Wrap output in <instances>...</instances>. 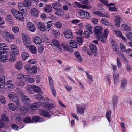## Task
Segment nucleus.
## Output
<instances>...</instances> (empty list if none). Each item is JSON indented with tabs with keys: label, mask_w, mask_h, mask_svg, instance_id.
Instances as JSON below:
<instances>
[{
	"label": "nucleus",
	"mask_w": 132,
	"mask_h": 132,
	"mask_svg": "<svg viewBox=\"0 0 132 132\" xmlns=\"http://www.w3.org/2000/svg\"><path fill=\"white\" fill-rule=\"evenodd\" d=\"M102 29L101 27L97 26L94 27V32L96 34L97 38L103 43L105 42V39L107 38L108 34V30H104V33L102 34Z\"/></svg>",
	"instance_id": "obj_1"
},
{
	"label": "nucleus",
	"mask_w": 132,
	"mask_h": 132,
	"mask_svg": "<svg viewBox=\"0 0 132 132\" xmlns=\"http://www.w3.org/2000/svg\"><path fill=\"white\" fill-rule=\"evenodd\" d=\"M52 21H50L46 22L47 25L41 22H39L37 24V26L38 28L43 31H49L51 29V27L52 25Z\"/></svg>",
	"instance_id": "obj_2"
},
{
	"label": "nucleus",
	"mask_w": 132,
	"mask_h": 132,
	"mask_svg": "<svg viewBox=\"0 0 132 132\" xmlns=\"http://www.w3.org/2000/svg\"><path fill=\"white\" fill-rule=\"evenodd\" d=\"M8 97L10 100L15 103L16 105L18 107L20 108L19 100L15 93L12 92L9 94L8 95Z\"/></svg>",
	"instance_id": "obj_3"
},
{
	"label": "nucleus",
	"mask_w": 132,
	"mask_h": 132,
	"mask_svg": "<svg viewBox=\"0 0 132 132\" xmlns=\"http://www.w3.org/2000/svg\"><path fill=\"white\" fill-rule=\"evenodd\" d=\"M11 12L16 18L20 20H23L24 18L23 15L20 12L17 11L14 9H12Z\"/></svg>",
	"instance_id": "obj_4"
},
{
	"label": "nucleus",
	"mask_w": 132,
	"mask_h": 132,
	"mask_svg": "<svg viewBox=\"0 0 132 132\" xmlns=\"http://www.w3.org/2000/svg\"><path fill=\"white\" fill-rule=\"evenodd\" d=\"M25 68L26 70L30 73H32L34 74L37 73V70L35 66H32L31 68V66L29 65L25 66Z\"/></svg>",
	"instance_id": "obj_5"
},
{
	"label": "nucleus",
	"mask_w": 132,
	"mask_h": 132,
	"mask_svg": "<svg viewBox=\"0 0 132 132\" xmlns=\"http://www.w3.org/2000/svg\"><path fill=\"white\" fill-rule=\"evenodd\" d=\"M41 105L46 110L51 109L53 107V104L46 102H41Z\"/></svg>",
	"instance_id": "obj_6"
},
{
	"label": "nucleus",
	"mask_w": 132,
	"mask_h": 132,
	"mask_svg": "<svg viewBox=\"0 0 132 132\" xmlns=\"http://www.w3.org/2000/svg\"><path fill=\"white\" fill-rule=\"evenodd\" d=\"M51 44L53 46H56L59 50H61L62 48L59 41L57 40L54 39H53Z\"/></svg>",
	"instance_id": "obj_7"
},
{
	"label": "nucleus",
	"mask_w": 132,
	"mask_h": 132,
	"mask_svg": "<svg viewBox=\"0 0 132 132\" xmlns=\"http://www.w3.org/2000/svg\"><path fill=\"white\" fill-rule=\"evenodd\" d=\"M8 48L6 45L3 43H0V53L3 52H7Z\"/></svg>",
	"instance_id": "obj_8"
},
{
	"label": "nucleus",
	"mask_w": 132,
	"mask_h": 132,
	"mask_svg": "<svg viewBox=\"0 0 132 132\" xmlns=\"http://www.w3.org/2000/svg\"><path fill=\"white\" fill-rule=\"evenodd\" d=\"M23 4L21 3V2L18 3V6L19 10L23 14H26L27 13V10L23 7Z\"/></svg>",
	"instance_id": "obj_9"
},
{
	"label": "nucleus",
	"mask_w": 132,
	"mask_h": 132,
	"mask_svg": "<svg viewBox=\"0 0 132 132\" xmlns=\"http://www.w3.org/2000/svg\"><path fill=\"white\" fill-rule=\"evenodd\" d=\"M64 34L65 37L67 39H72L73 38V36L71 32L68 30H65L64 32Z\"/></svg>",
	"instance_id": "obj_10"
},
{
	"label": "nucleus",
	"mask_w": 132,
	"mask_h": 132,
	"mask_svg": "<svg viewBox=\"0 0 132 132\" xmlns=\"http://www.w3.org/2000/svg\"><path fill=\"white\" fill-rule=\"evenodd\" d=\"M5 77L3 75L0 76V89L4 87L5 84Z\"/></svg>",
	"instance_id": "obj_11"
},
{
	"label": "nucleus",
	"mask_w": 132,
	"mask_h": 132,
	"mask_svg": "<svg viewBox=\"0 0 132 132\" xmlns=\"http://www.w3.org/2000/svg\"><path fill=\"white\" fill-rule=\"evenodd\" d=\"M27 27L28 29L31 32H33L35 31L36 28L35 25L30 22L28 23Z\"/></svg>",
	"instance_id": "obj_12"
},
{
	"label": "nucleus",
	"mask_w": 132,
	"mask_h": 132,
	"mask_svg": "<svg viewBox=\"0 0 132 132\" xmlns=\"http://www.w3.org/2000/svg\"><path fill=\"white\" fill-rule=\"evenodd\" d=\"M111 43L113 49H114V51L116 52V53L118 54L119 53V48L117 43L114 40H112Z\"/></svg>",
	"instance_id": "obj_13"
},
{
	"label": "nucleus",
	"mask_w": 132,
	"mask_h": 132,
	"mask_svg": "<svg viewBox=\"0 0 132 132\" xmlns=\"http://www.w3.org/2000/svg\"><path fill=\"white\" fill-rule=\"evenodd\" d=\"M75 4L76 6L78 8H82L87 9H90L92 7L90 6L84 5L79 4L77 2H75Z\"/></svg>",
	"instance_id": "obj_14"
},
{
	"label": "nucleus",
	"mask_w": 132,
	"mask_h": 132,
	"mask_svg": "<svg viewBox=\"0 0 132 132\" xmlns=\"http://www.w3.org/2000/svg\"><path fill=\"white\" fill-rule=\"evenodd\" d=\"M121 18L119 16H116L115 17V20L116 26V27L118 28L120 26V21L122 20Z\"/></svg>",
	"instance_id": "obj_15"
},
{
	"label": "nucleus",
	"mask_w": 132,
	"mask_h": 132,
	"mask_svg": "<svg viewBox=\"0 0 132 132\" xmlns=\"http://www.w3.org/2000/svg\"><path fill=\"white\" fill-rule=\"evenodd\" d=\"M39 110L40 113L43 116L48 118L51 117L50 113L42 109H40Z\"/></svg>",
	"instance_id": "obj_16"
},
{
	"label": "nucleus",
	"mask_w": 132,
	"mask_h": 132,
	"mask_svg": "<svg viewBox=\"0 0 132 132\" xmlns=\"http://www.w3.org/2000/svg\"><path fill=\"white\" fill-rule=\"evenodd\" d=\"M93 13L94 14L100 17H106L108 18L109 16V15L108 14L105 15L104 13L99 11H94L93 12Z\"/></svg>",
	"instance_id": "obj_17"
},
{
	"label": "nucleus",
	"mask_w": 132,
	"mask_h": 132,
	"mask_svg": "<svg viewBox=\"0 0 132 132\" xmlns=\"http://www.w3.org/2000/svg\"><path fill=\"white\" fill-rule=\"evenodd\" d=\"M10 47L11 50L13 53L16 55H18L19 54V50L18 48L15 46L14 45H11Z\"/></svg>",
	"instance_id": "obj_18"
},
{
	"label": "nucleus",
	"mask_w": 132,
	"mask_h": 132,
	"mask_svg": "<svg viewBox=\"0 0 132 132\" xmlns=\"http://www.w3.org/2000/svg\"><path fill=\"white\" fill-rule=\"evenodd\" d=\"M40 105H41V102H35L31 105L30 108L32 110H36L38 109Z\"/></svg>",
	"instance_id": "obj_19"
},
{
	"label": "nucleus",
	"mask_w": 132,
	"mask_h": 132,
	"mask_svg": "<svg viewBox=\"0 0 132 132\" xmlns=\"http://www.w3.org/2000/svg\"><path fill=\"white\" fill-rule=\"evenodd\" d=\"M9 33L6 30L3 31L2 33V36L3 38L7 41L9 40Z\"/></svg>",
	"instance_id": "obj_20"
},
{
	"label": "nucleus",
	"mask_w": 132,
	"mask_h": 132,
	"mask_svg": "<svg viewBox=\"0 0 132 132\" xmlns=\"http://www.w3.org/2000/svg\"><path fill=\"white\" fill-rule=\"evenodd\" d=\"M22 100L25 104H28L30 101V100L28 97L25 96H22L21 97Z\"/></svg>",
	"instance_id": "obj_21"
},
{
	"label": "nucleus",
	"mask_w": 132,
	"mask_h": 132,
	"mask_svg": "<svg viewBox=\"0 0 132 132\" xmlns=\"http://www.w3.org/2000/svg\"><path fill=\"white\" fill-rule=\"evenodd\" d=\"M33 90L35 92L37 93L42 94V92L41 91L40 88L38 87L33 85L32 87Z\"/></svg>",
	"instance_id": "obj_22"
},
{
	"label": "nucleus",
	"mask_w": 132,
	"mask_h": 132,
	"mask_svg": "<svg viewBox=\"0 0 132 132\" xmlns=\"http://www.w3.org/2000/svg\"><path fill=\"white\" fill-rule=\"evenodd\" d=\"M23 3L24 6L25 7H28L31 5V2L29 0H24L23 1Z\"/></svg>",
	"instance_id": "obj_23"
},
{
	"label": "nucleus",
	"mask_w": 132,
	"mask_h": 132,
	"mask_svg": "<svg viewBox=\"0 0 132 132\" xmlns=\"http://www.w3.org/2000/svg\"><path fill=\"white\" fill-rule=\"evenodd\" d=\"M44 11L49 13L52 11V8L51 5H47L43 8Z\"/></svg>",
	"instance_id": "obj_24"
},
{
	"label": "nucleus",
	"mask_w": 132,
	"mask_h": 132,
	"mask_svg": "<svg viewBox=\"0 0 132 132\" xmlns=\"http://www.w3.org/2000/svg\"><path fill=\"white\" fill-rule=\"evenodd\" d=\"M30 51L32 54H35L36 53L37 50L36 47L33 45H30L28 47Z\"/></svg>",
	"instance_id": "obj_25"
},
{
	"label": "nucleus",
	"mask_w": 132,
	"mask_h": 132,
	"mask_svg": "<svg viewBox=\"0 0 132 132\" xmlns=\"http://www.w3.org/2000/svg\"><path fill=\"white\" fill-rule=\"evenodd\" d=\"M32 121L34 122H43V119L40 118L39 116H35L32 117Z\"/></svg>",
	"instance_id": "obj_26"
},
{
	"label": "nucleus",
	"mask_w": 132,
	"mask_h": 132,
	"mask_svg": "<svg viewBox=\"0 0 132 132\" xmlns=\"http://www.w3.org/2000/svg\"><path fill=\"white\" fill-rule=\"evenodd\" d=\"M75 55L76 57V59L78 61L81 62L82 59L79 52L77 51L75 53Z\"/></svg>",
	"instance_id": "obj_27"
},
{
	"label": "nucleus",
	"mask_w": 132,
	"mask_h": 132,
	"mask_svg": "<svg viewBox=\"0 0 132 132\" xmlns=\"http://www.w3.org/2000/svg\"><path fill=\"white\" fill-rule=\"evenodd\" d=\"M34 42L36 44H40L42 42L41 38L38 36H36L34 38Z\"/></svg>",
	"instance_id": "obj_28"
},
{
	"label": "nucleus",
	"mask_w": 132,
	"mask_h": 132,
	"mask_svg": "<svg viewBox=\"0 0 132 132\" xmlns=\"http://www.w3.org/2000/svg\"><path fill=\"white\" fill-rule=\"evenodd\" d=\"M90 48L92 53H96L97 51V47L95 45L93 44H91V45L90 46Z\"/></svg>",
	"instance_id": "obj_29"
},
{
	"label": "nucleus",
	"mask_w": 132,
	"mask_h": 132,
	"mask_svg": "<svg viewBox=\"0 0 132 132\" xmlns=\"http://www.w3.org/2000/svg\"><path fill=\"white\" fill-rule=\"evenodd\" d=\"M7 53V52H3L0 53V59L2 60L3 61L8 59V57H7L6 55H5V54H6Z\"/></svg>",
	"instance_id": "obj_30"
},
{
	"label": "nucleus",
	"mask_w": 132,
	"mask_h": 132,
	"mask_svg": "<svg viewBox=\"0 0 132 132\" xmlns=\"http://www.w3.org/2000/svg\"><path fill=\"white\" fill-rule=\"evenodd\" d=\"M118 101V96L116 95H114L113 97L112 100V102L114 106H115L117 105Z\"/></svg>",
	"instance_id": "obj_31"
},
{
	"label": "nucleus",
	"mask_w": 132,
	"mask_h": 132,
	"mask_svg": "<svg viewBox=\"0 0 132 132\" xmlns=\"http://www.w3.org/2000/svg\"><path fill=\"white\" fill-rule=\"evenodd\" d=\"M31 13L33 16H37L38 14V12L36 8L32 9L31 10Z\"/></svg>",
	"instance_id": "obj_32"
},
{
	"label": "nucleus",
	"mask_w": 132,
	"mask_h": 132,
	"mask_svg": "<svg viewBox=\"0 0 132 132\" xmlns=\"http://www.w3.org/2000/svg\"><path fill=\"white\" fill-rule=\"evenodd\" d=\"M16 56L13 54L11 53L8 56V59L11 61H14L15 60Z\"/></svg>",
	"instance_id": "obj_33"
},
{
	"label": "nucleus",
	"mask_w": 132,
	"mask_h": 132,
	"mask_svg": "<svg viewBox=\"0 0 132 132\" xmlns=\"http://www.w3.org/2000/svg\"><path fill=\"white\" fill-rule=\"evenodd\" d=\"M64 13V12L63 10L60 9H57L55 12V14L59 16H60L61 15L63 14Z\"/></svg>",
	"instance_id": "obj_34"
},
{
	"label": "nucleus",
	"mask_w": 132,
	"mask_h": 132,
	"mask_svg": "<svg viewBox=\"0 0 132 132\" xmlns=\"http://www.w3.org/2000/svg\"><path fill=\"white\" fill-rule=\"evenodd\" d=\"M12 81L10 80L7 81L6 83V85L8 88L10 89L13 88V85L12 83Z\"/></svg>",
	"instance_id": "obj_35"
},
{
	"label": "nucleus",
	"mask_w": 132,
	"mask_h": 132,
	"mask_svg": "<svg viewBox=\"0 0 132 132\" xmlns=\"http://www.w3.org/2000/svg\"><path fill=\"white\" fill-rule=\"evenodd\" d=\"M23 120L24 122L26 123H32L33 122L31 120V118L29 117L24 118Z\"/></svg>",
	"instance_id": "obj_36"
},
{
	"label": "nucleus",
	"mask_w": 132,
	"mask_h": 132,
	"mask_svg": "<svg viewBox=\"0 0 132 132\" xmlns=\"http://www.w3.org/2000/svg\"><path fill=\"white\" fill-rule=\"evenodd\" d=\"M22 37L23 42H25V41H27L28 40L30 39L29 37L26 34H22Z\"/></svg>",
	"instance_id": "obj_37"
},
{
	"label": "nucleus",
	"mask_w": 132,
	"mask_h": 132,
	"mask_svg": "<svg viewBox=\"0 0 132 132\" xmlns=\"http://www.w3.org/2000/svg\"><path fill=\"white\" fill-rule=\"evenodd\" d=\"M21 56L22 60H25L29 57V55L27 52H23L22 53Z\"/></svg>",
	"instance_id": "obj_38"
},
{
	"label": "nucleus",
	"mask_w": 132,
	"mask_h": 132,
	"mask_svg": "<svg viewBox=\"0 0 132 132\" xmlns=\"http://www.w3.org/2000/svg\"><path fill=\"white\" fill-rule=\"evenodd\" d=\"M52 7L55 9L56 10L58 7H61V5L59 3L55 2L52 4Z\"/></svg>",
	"instance_id": "obj_39"
},
{
	"label": "nucleus",
	"mask_w": 132,
	"mask_h": 132,
	"mask_svg": "<svg viewBox=\"0 0 132 132\" xmlns=\"http://www.w3.org/2000/svg\"><path fill=\"white\" fill-rule=\"evenodd\" d=\"M2 120L4 121H7L9 120V118L5 114H2L1 116Z\"/></svg>",
	"instance_id": "obj_40"
},
{
	"label": "nucleus",
	"mask_w": 132,
	"mask_h": 132,
	"mask_svg": "<svg viewBox=\"0 0 132 132\" xmlns=\"http://www.w3.org/2000/svg\"><path fill=\"white\" fill-rule=\"evenodd\" d=\"M22 65L21 62H18L16 63L15 65V67L17 69L20 70L21 69Z\"/></svg>",
	"instance_id": "obj_41"
},
{
	"label": "nucleus",
	"mask_w": 132,
	"mask_h": 132,
	"mask_svg": "<svg viewBox=\"0 0 132 132\" xmlns=\"http://www.w3.org/2000/svg\"><path fill=\"white\" fill-rule=\"evenodd\" d=\"M9 109L10 110L13 111L15 109V107L14 104L12 103H10L9 104Z\"/></svg>",
	"instance_id": "obj_42"
},
{
	"label": "nucleus",
	"mask_w": 132,
	"mask_h": 132,
	"mask_svg": "<svg viewBox=\"0 0 132 132\" xmlns=\"http://www.w3.org/2000/svg\"><path fill=\"white\" fill-rule=\"evenodd\" d=\"M34 97L38 100L43 101L44 100V97L42 95L40 94H37L34 96Z\"/></svg>",
	"instance_id": "obj_43"
},
{
	"label": "nucleus",
	"mask_w": 132,
	"mask_h": 132,
	"mask_svg": "<svg viewBox=\"0 0 132 132\" xmlns=\"http://www.w3.org/2000/svg\"><path fill=\"white\" fill-rule=\"evenodd\" d=\"M126 80L124 79H122L121 82V87L123 89L125 88V86L126 85Z\"/></svg>",
	"instance_id": "obj_44"
},
{
	"label": "nucleus",
	"mask_w": 132,
	"mask_h": 132,
	"mask_svg": "<svg viewBox=\"0 0 132 132\" xmlns=\"http://www.w3.org/2000/svg\"><path fill=\"white\" fill-rule=\"evenodd\" d=\"M84 110L83 108L77 106V113H78L80 114H82L84 113Z\"/></svg>",
	"instance_id": "obj_45"
},
{
	"label": "nucleus",
	"mask_w": 132,
	"mask_h": 132,
	"mask_svg": "<svg viewBox=\"0 0 132 132\" xmlns=\"http://www.w3.org/2000/svg\"><path fill=\"white\" fill-rule=\"evenodd\" d=\"M111 112L110 111H108L106 114V117L109 121V122H110L111 121Z\"/></svg>",
	"instance_id": "obj_46"
},
{
	"label": "nucleus",
	"mask_w": 132,
	"mask_h": 132,
	"mask_svg": "<svg viewBox=\"0 0 132 132\" xmlns=\"http://www.w3.org/2000/svg\"><path fill=\"white\" fill-rule=\"evenodd\" d=\"M27 78L26 76H25L22 74H20L18 75L17 77V79L20 80L25 79Z\"/></svg>",
	"instance_id": "obj_47"
},
{
	"label": "nucleus",
	"mask_w": 132,
	"mask_h": 132,
	"mask_svg": "<svg viewBox=\"0 0 132 132\" xmlns=\"http://www.w3.org/2000/svg\"><path fill=\"white\" fill-rule=\"evenodd\" d=\"M24 45L27 48H28L30 45L31 43L30 39L28 40L27 41L23 42Z\"/></svg>",
	"instance_id": "obj_48"
},
{
	"label": "nucleus",
	"mask_w": 132,
	"mask_h": 132,
	"mask_svg": "<svg viewBox=\"0 0 132 132\" xmlns=\"http://www.w3.org/2000/svg\"><path fill=\"white\" fill-rule=\"evenodd\" d=\"M70 46L73 48H76L77 47V45L76 42L73 41L71 40L70 42Z\"/></svg>",
	"instance_id": "obj_49"
},
{
	"label": "nucleus",
	"mask_w": 132,
	"mask_h": 132,
	"mask_svg": "<svg viewBox=\"0 0 132 132\" xmlns=\"http://www.w3.org/2000/svg\"><path fill=\"white\" fill-rule=\"evenodd\" d=\"M5 20L8 22H10L13 21V19L11 15H8L5 18Z\"/></svg>",
	"instance_id": "obj_50"
},
{
	"label": "nucleus",
	"mask_w": 132,
	"mask_h": 132,
	"mask_svg": "<svg viewBox=\"0 0 132 132\" xmlns=\"http://www.w3.org/2000/svg\"><path fill=\"white\" fill-rule=\"evenodd\" d=\"M48 79L50 87H54L53 81L51 77L50 76H49Z\"/></svg>",
	"instance_id": "obj_51"
},
{
	"label": "nucleus",
	"mask_w": 132,
	"mask_h": 132,
	"mask_svg": "<svg viewBox=\"0 0 132 132\" xmlns=\"http://www.w3.org/2000/svg\"><path fill=\"white\" fill-rule=\"evenodd\" d=\"M101 22L102 24H104L108 26L109 24L107 20L105 18H103L101 20Z\"/></svg>",
	"instance_id": "obj_52"
},
{
	"label": "nucleus",
	"mask_w": 132,
	"mask_h": 132,
	"mask_svg": "<svg viewBox=\"0 0 132 132\" xmlns=\"http://www.w3.org/2000/svg\"><path fill=\"white\" fill-rule=\"evenodd\" d=\"M54 26L57 28L60 29L62 25L61 22H57L54 24Z\"/></svg>",
	"instance_id": "obj_53"
},
{
	"label": "nucleus",
	"mask_w": 132,
	"mask_h": 132,
	"mask_svg": "<svg viewBox=\"0 0 132 132\" xmlns=\"http://www.w3.org/2000/svg\"><path fill=\"white\" fill-rule=\"evenodd\" d=\"M121 26L123 27L124 30L128 31H129L130 30V28L129 26L127 25H125L123 24L121 25Z\"/></svg>",
	"instance_id": "obj_54"
},
{
	"label": "nucleus",
	"mask_w": 132,
	"mask_h": 132,
	"mask_svg": "<svg viewBox=\"0 0 132 132\" xmlns=\"http://www.w3.org/2000/svg\"><path fill=\"white\" fill-rule=\"evenodd\" d=\"M0 101L3 104H4L6 102V100L5 98L3 96H0Z\"/></svg>",
	"instance_id": "obj_55"
},
{
	"label": "nucleus",
	"mask_w": 132,
	"mask_h": 132,
	"mask_svg": "<svg viewBox=\"0 0 132 132\" xmlns=\"http://www.w3.org/2000/svg\"><path fill=\"white\" fill-rule=\"evenodd\" d=\"M126 37L127 38L130 39H132V32H128L126 34Z\"/></svg>",
	"instance_id": "obj_56"
},
{
	"label": "nucleus",
	"mask_w": 132,
	"mask_h": 132,
	"mask_svg": "<svg viewBox=\"0 0 132 132\" xmlns=\"http://www.w3.org/2000/svg\"><path fill=\"white\" fill-rule=\"evenodd\" d=\"M86 29L90 32L91 34L92 33V26L89 25H87L86 26Z\"/></svg>",
	"instance_id": "obj_57"
},
{
	"label": "nucleus",
	"mask_w": 132,
	"mask_h": 132,
	"mask_svg": "<svg viewBox=\"0 0 132 132\" xmlns=\"http://www.w3.org/2000/svg\"><path fill=\"white\" fill-rule=\"evenodd\" d=\"M85 14L83 17L87 19H89L90 17V15L89 13L87 12H85Z\"/></svg>",
	"instance_id": "obj_58"
},
{
	"label": "nucleus",
	"mask_w": 132,
	"mask_h": 132,
	"mask_svg": "<svg viewBox=\"0 0 132 132\" xmlns=\"http://www.w3.org/2000/svg\"><path fill=\"white\" fill-rule=\"evenodd\" d=\"M13 31L15 33H16L19 31V28L17 27L14 26L12 28Z\"/></svg>",
	"instance_id": "obj_59"
},
{
	"label": "nucleus",
	"mask_w": 132,
	"mask_h": 132,
	"mask_svg": "<svg viewBox=\"0 0 132 132\" xmlns=\"http://www.w3.org/2000/svg\"><path fill=\"white\" fill-rule=\"evenodd\" d=\"M76 41L79 44L82 42V38L81 37H77Z\"/></svg>",
	"instance_id": "obj_60"
},
{
	"label": "nucleus",
	"mask_w": 132,
	"mask_h": 132,
	"mask_svg": "<svg viewBox=\"0 0 132 132\" xmlns=\"http://www.w3.org/2000/svg\"><path fill=\"white\" fill-rule=\"evenodd\" d=\"M20 110L22 112L25 113L28 111V109L25 106L21 108Z\"/></svg>",
	"instance_id": "obj_61"
},
{
	"label": "nucleus",
	"mask_w": 132,
	"mask_h": 132,
	"mask_svg": "<svg viewBox=\"0 0 132 132\" xmlns=\"http://www.w3.org/2000/svg\"><path fill=\"white\" fill-rule=\"evenodd\" d=\"M85 72L86 73L88 78L89 79L90 81V82L93 81V79L92 76L91 75L88 74L86 72Z\"/></svg>",
	"instance_id": "obj_62"
},
{
	"label": "nucleus",
	"mask_w": 132,
	"mask_h": 132,
	"mask_svg": "<svg viewBox=\"0 0 132 132\" xmlns=\"http://www.w3.org/2000/svg\"><path fill=\"white\" fill-rule=\"evenodd\" d=\"M114 81V83L115 84L117 81L119 80V77L117 75H115L113 74Z\"/></svg>",
	"instance_id": "obj_63"
},
{
	"label": "nucleus",
	"mask_w": 132,
	"mask_h": 132,
	"mask_svg": "<svg viewBox=\"0 0 132 132\" xmlns=\"http://www.w3.org/2000/svg\"><path fill=\"white\" fill-rule=\"evenodd\" d=\"M51 89V90L52 93L53 94L54 96H55L56 95V92L54 87H50Z\"/></svg>",
	"instance_id": "obj_64"
}]
</instances>
